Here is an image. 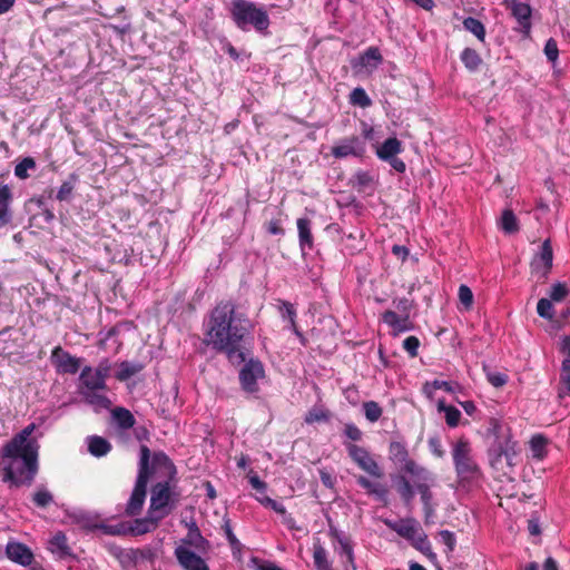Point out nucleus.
<instances>
[{
	"mask_svg": "<svg viewBox=\"0 0 570 570\" xmlns=\"http://www.w3.org/2000/svg\"><path fill=\"white\" fill-rule=\"evenodd\" d=\"M254 325L245 312L230 299L219 301L209 313L205 342L216 352L226 355L233 365L246 361L245 341Z\"/></svg>",
	"mask_w": 570,
	"mask_h": 570,
	"instance_id": "1",
	"label": "nucleus"
},
{
	"mask_svg": "<svg viewBox=\"0 0 570 570\" xmlns=\"http://www.w3.org/2000/svg\"><path fill=\"white\" fill-rule=\"evenodd\" d=\"M151 471H159L165 481L157 482L151 487V495L148 511L151 514L163 515L165 519L170 514L176 504L173 488L177 483V468L173 460L163 451L155 452L151 460Z\"/></svg>",
	"mask_w": 570,
	"mask_h": 570,
	"instance_id": "2",
	"label": "nucleus"
},
{
	"mask_svg": "<svg viewBox=\"0 0 570 570\" xmlns=\"http://www.w3.org/2000/svg\"><path fill=\"white\" fill-rule=\"evenodd\" d=\"M2 481L11 487L31 485L38 473V451L18 449L8 452V446L1 450Z\"/></svg>",
	"mask_w": 570,
	"mask_h": 570,
	"instance_id": "3",
	"label": "nucleus"
},
{
	"mask_svg": "<svg viewBox=\"0 0 570 570\" xmlns=\"http://www.w3.org/2000/svg\"><path fill=\"white\" fill-rule=\"evenodd\" d=\"M229 13L235 26L247 31L249 27L266 35L271 24L267 10L249 0H232Z\"/></svg>",
	"mask_w": 570,
	"mask_h": 570,
	"instance_id": "4",
	"label": "nucleus"
},
{
	"mask_svg": "<svg viewBox=\"0 0 570 570\" xmlns=\"http://www.w3.org/2000/svg\"><path fill=\"white\" fill-rule=\"evenodd\" d=\"M149 461L150 450L147 445H141L137 480L125 509V513L128 517H136L142 510L147 494V484L153 473L149 466Z\"/></svg>",
	"mask_w": 570,
	"mask_h": 570,
	"instance_id": "5",
	"label": "nucleus"
},
{
	"mask_svg": "<svg viewBox=\"0 0 570 570\" xmlns=\"http://www.w3.org/2000/svg\"><path fill=\"white\" fill-rule=\"evenodd\" d=\"M452 458L455 472L461 480L471 481L481 476V469L472 456L470 442L461 438L452 449Z\"/></svg>",
	"mask_w": 570,
	"mask_h": 570,
	"instance_id": "6",
	"label": "nucleus"
},
{
	"mask_svg": "<svg viewBox=\"0 0 570 570\" xmlns=\"http://www.w3.org/2000/svg\"><path fill=\"white\" fill-rule=\"evenodd\" d=\"M363 136L353 135L340 139L331 148V154L336 159L346 157L362 158L366 153V139L371 137L373 129L363 124Z\"/></svg>",
	"mask_w": 570,
	"mask_h": 570,
	"instance_id": "7",
	"label": "nucleus"
},
{
	"mask_svg": "<svg viewBox=\"0 0 570 570\" xmlns=\"http://www.w3.org/2000/svg\"><path fill=\"white\" fill-rule=\"evenodd\" d=\"M553 263V249L550 239H546L539 253H537L530 263V275L537 284H543L549 277Z\"/></svg>",
	"mask_w": 570,
	"mask_h": 570,
	"instance_id": "8",
	"label": "nucleus"
},
{
	"mask_svg": "<svg viewBox=\"0 0 570 570\" xmlns=\"http://www.w3.org/2000/svg\"><path fill=\"white\" fill-rule=\"evenodd\" d=\"M350 459L364 472L373 478L381 479L384 473L371 453L355 443H344Z\"/></svg>",
	"mask_w": 570,
	"mask_h": 570,
	"instance_id": "9",
	"label": "nucleus"
},
{
	"mask_svg": "<svg viewBox=\"0 0 570 570\" xmlns=\"http://www.w3.org/2000/svg\"><path fill=\"white\" fill-rule=\"evenodd\" d=\"M389 456L395 464H400L401 471L406 474L413 475L424 469V466L416 463V461L410 456L406 444L403 441H391L389 445Z\"/></svg>",
	"mask_w": 570,
	"mask_h": 570,
	"instance_id": "10",
	"label": "nucleus"
},
{
	"mask_svg": "<svg viewBox=\"0 0 570 570\" xmlns=\"http://www.w3.org/2000/svg\"><path fill=\"white\" fill-rule=\"evenodd\" d=\"M265 371L261 361L250 358L239 372V383L247 393L258 391L257 380L264 377Z\"/></svg>",
	"mask_w": 570,
	"mask_h": 570,
	"instance_id": "11",
	"label": "nucleus"
},
{
	"mask_svg": "<svg viewBox=\"0 0 570 570\" xmlns=\"http://www.w3.org/2000/svg\"><path fill=\"white\" fill-rule=\"evenodd\" d=\"M50 361L59 374H76L80 368V358L71 355L61 346H56L52 350Z\"/></svg>",
	"mask_w": 570,
	"mask_h": 570,
	"instance_id": "12",
	"label": "nucleus"
},
{
	"mask_svg": "<svg viewBox=\"0 0 570 570\" xmlns=\"http://www.w3.org/2000/svg\"><path fill=\"white\" fill-rule=\"evenodd\" d=\"M411 476L415 483L416 492L421 497L423 507L433 505V493L431 491V487L435 483V475L430 470L424 468L421 472L414 473Z\"/></svg>",
	"mask_w": 570,
	"mask_h": 570,
	"instance_id": "13",
	"label": "nucleus"
},
{
	"mask_svg": "<svg viewBox=\"0 0 570 570\" xmlns=\"http://www.w3.org/2000/svg\"><path fill=\"white\" fill-rule=\"evenodd\" d=\"M48 550L60 561H76L77 556L68 543V538L62 531L56 532L48 541Z\"/></svg>",
	"mask_w": 570,
	"mask_h": 570,
	"instance_id": "14",
	"label": "nucleus"
},
{
	"mask_svg": "<svg viewBox=\"0 0 570 570\" xmlns=\"http://www.w3.org/2000/svg\"><path fill=\"white\" fill-rule=\"evenodd\" d=\"M175 557L184 570H210L206 561L186 547L175 549Z\"/></svg>",
	"mask_w": 570,
	"mask_h": 570,
	"instance_id": "15",
	"label": "nucleus"
},
{
	"mask_svg": "<svg viewBox=\"0 0 570 570\" xmlns=\"http://www.w3.org/2000/svg\"><path fill=\"white\" fill-rule=\"evenodd\" d=\"M511 16L515 19L518 27L514 29L522 33L523 37H529L531 33L532 22V8L530 4L519 2L510 9Z\"/></svg>",
	"mask_w": 570,
	"mask_h": 570,
	"instance_id": "16",
	"label": "nucleus"
},
{
	"mask_svg": "<svg viewBox=\"0 0 570 570\" xmlns=\"http://www.w3.org/2000/svg\"><path fill=\"white\" fill-rule=\"evenodd\" d=\"M383 522L389 529L407 541L415 539V535L421 530L419 522L414 518H405L399 521L384 519Z\"/></svg>",
	"mask_w": 570,
	"mask_h": 570,
	"instance_id": "17",
	"label": "nucleus"
},
{
	"mask_svg": "<svg viewBox=\"0 0 570 570\" xmlns=\"http://www.w3.org/2000/svg\"><path fill=\"white\" fill-rule=\"evenodd\" d=\"M382 321L391 327L392 335L394 336L414 328V324L411 321L410 315L397 314L391 309H387L382 314Z\"/></svg>",
	"mask_w": 570,
	"mask_h": 570,
	"instance_id": "18",
	"label": "nucleus"
},
{
	"mask_svg": "<svg viewBox=\"0 0 570 570\" xmlns=\"http://www.w3.org/2000/svg\"><path fill=\"white\" fill-rule=\"evenodd\" d=\"M7 557L23 567L30 566L33 561V553L26 544L20 542H9L6 547Z\"/></svg>",
	"mask_w": 570,
	"mask_h": 570,
	"instance_id": "19",
	"label": "nucleus"
},
{
	"mask_svg": "<svg viewBox=\"0 0 570 570\" xmlns=\"http://www.w3.org/2000/svg\"><path fill=\"white\" fill-rule=\"evenodd\" d=\"M163 520V515L151 514L147 511L145 518L135 519L132 524L128 528V532L132 535H142L156 530L159 522Z\"/></svg>",
	"mask_w": 570,
	"mask_h": 570,
	"instance_id": "20",
	"label": "nucleus"
},
{
	"mask_svg": "<svg viewBox=\"0 0 570 570\" xmlns=\"http://www.w3.org/2000/svg\"><path fill=\"white\" fill-rule=\"evenodd\" d=\"M35 429V424L26 426L20 433L14 435L4 446H8V452L20 450L38 451L37 445L29 440L30 434Z\"/></svg>",
	"mask_w": 570,
	"mask_h": 570,
	"instance_id": "21",
	"label": "nucleus"
},
{
	"mask_svg": "<svg viewBox=\"0 0 570 570\" xmlns=\"http://www.w3.org/2000/svg\"><path fill=\"white\" fill-rule=\"evenodd\" d=\"M13 194L9 185L0 184V228L7 226L12 220L11 203Z\"/></svg>",
	"mask_w": 570,
	"mask_h": 570,
	"instance_id": "22",
	"label": "nucleus"
},
{
	"mask_svg": "<svg viewBox=\"0 0 570 570\" xmlns=\"http://www.w3.org/2000/svg\"><path fill=\"white\" fill-rule=\"evenodd\" d=\"M279 312L282 314V317L284 320L288 321L289 328L296 335V337L299 340L301 344L303 346H306L307 338L305 337V335L303 334V332L298 328V326L296 324L297 313H296L294 305L287 301H281Z\"/></svg>",
	"mask_w": 570,
	"mask_h": 570,
	"instance_id": "23",
	"label": "nucleus"
},
{
	"mask_svg": "<svg viewBox=\"0 0 570 570\" xmlns=\"http://www.w3.org/2000/svg\"><path fill=\"white\" fill-rule=\"evenodd\" d=\"M383 57L377 47H368L363 53H361L356 60L352 61V67H362L370 70L376 69L382 62Z\"/></svg>",
	"mask_w": 570,
	"mask_h": 570,
	"instance_id": "24",
	"label": "nucleus"
},
{
	"mask_svg": "<svg viewBox=\"0 0 570 570\" xmlns=\"http://www.w3.org/2000/svg\"><path fill=\"white\" fill-rule=\"evenodd\" d=\"M79 392L89 390H107V384L101 380L90 366H85L79 376Z\"/></svg>",
	"mask_w": 570,
	"mask_h": 570,
	"instance_id": "25",
	"label": "nucleus"
},
{
	"mask_svg": "<svg viewBox=\"0 0 570 570\" xmlns=\"http://www.w3.org/2000/svg\"><path fill=\"white\" fill-rule=\"evenodd\" d=\"M107 390H89V391H80V395L85 400V402L95 409H109L111 406V401L105 394Z\"/></svg>",
	"mask_w": 570,
	"mask_h": 570,
	"instance_id": "26",
	"label": "nucleus"
},
{
	"mask_svg": "<svg viewBox=\"0 0 570 570\" xmlns=\"http://www.w3.org/2000/svg\"><path fill=\"white\" fill-rule=\"evenodd\" d=\"M298 240L302 250L312 249L314 246V238L312 234V223L308 218L302 217L297 222Z\"/></svg>",
	"mask_w": 570,
	"mask_h": 570,
	"instance_id": "27",
	"label": "nucleus"
},
{
	"mask_svg": "<svg viewBox=\"0 0 570 570\" xmlns=\"http://www.w3.org/2000/svg\"><path fill=\"white\" fill-rule=\"evenodd\" d=\"M187 528L188 532L187 535L181 540L183 544L194 547L198 550H205V548L209 546V542L202 535V532L196 522L188 523Z\"/></svg>",
	"mask_w": 570,
	"mask_h": 570,
	"instance_id": "28",
	"label": "nucleus"
},
{
	"mask_svg": "<svg viewBox=\"0 0 570 570\" xmlns=\"http://www.w3.org/2000/svg\"><path fill=\"white\" fill-rule=\"evenodd\" d=\"M403 151L402 142L396 137H390L377 148L376 156L386 161Z\"/></svg>",
	"mask_w": 570,
	"mask_h": 570,
	"instance_id": "29",
	"label": "nucleus"
},
{
	"mask_svg": "<svg viewBox=\"0 0 570 570\" xmlns=\"http://www.w3.org/2000/svg\"><path fill=\"white\" fill-rule=\"evenodd\" d=\"M111 417L120 430L132 429L136 424L134 414L122 406H117L111 410Z\"/></svg>",
	"mask_w": 570,
	"mask_h": 570,
	"instance_id": "30",
	"label": "nucleus"
},
{
	"mask_svg": "<svg viewBox=\"0 0 570 570\" xmlns=\"http://www.w3.org/2000/svg\"><path fill=\"white\" fill-rule=\"evenodd\" d=\"M111 449L110 442L102 436L92 435L88 439V451L96 458L107 455Z\"/></svg>",
	"mask_w": 570,
	"mask_h": 570,
	"instance_id": "31",
	"label": "nucleus"
},
{
	"mask_svg": "<svg viewBox=\"0 0 570 570\" xmlns=\"http://www.w3.org/2000/svg\"><path fill=\"white\" fill-rule=\"evenodd\" d=\"M119 370L116 372L115 377L119 382H125L144 370V364L132 363L128 361L118 364Z\"/></svg>",
	"mask_w": 570,
	"mask_h": 570,
	"instance_id": "32",
	"label": "nucleus"
},
{
	"mask_svg": "<svg viewBox=\"0 0 570 570\" xmlns=\"http://www.w3.org/2000/svg\"><path fill=\"white\" fill-rule=\"evenodd\" d=\"M415 483L412 484L405 475H400L397 478L396 491L405 505L411 504L415 495Z\"/></svg>",
	"mask_w": 570,
	"mask_h": 570,
	"instance_id": "33",
	"label": "nucleus"
},
{
	"mask_svg": "<svg viewBox=\"0 0 570 570\" xmlns=\"http://www.w3.org/2000/svg\"><path fill=\"white\" fill-rule=\"evenodd\" d=\"M567 395H570V360H563L561 363L558 385V396L564 397Z\"/></svg>",
	"mask_w": 570,
	"mask_h": 570,
	"instance_id": "34",
	"label": "nucleus"
},
{
	"mask_svg": "<svg viewBox=\"0 0 570 570\" xmlns=\"http://www.w3.org/2000/svg\"><path fill=\"white\" fill-rule=\"evenodd\" d=\"M438 411L444 413L448 426L456 428L460 424L461 412L455 406L448 405L444 400H440Z\"/></svg>",
	"mask_w": 570,
	"mask_h": 570,
	"instance_id": "35",
	"label": "nucleus"
},
{
	"mask_svg": "<svg viewBox=\"0 0 570 570\" xmlns=\"http://www.w3.org/2000/svg\"><path fill=\"white\" fill-rule=\"evenodd\" d=\"M362 236V232L345 235L342 239L343 249L346 250L348 255L360 253L363 249Z\"/></svg>",
	"mask_w": 570,
	"mask_h": 570,
	"instance_id": "36",
	"label": "nucleus"
},
{
	"mask_svg": "<svg viewBox=\"0 0 570 570\" xmlns=\"http://www.w3.org/2000/svg\"><path fill=\"white\" fill-rule=\"evenodd\" d=\"M460 58L464 67L471 72L476 71L482 65L481 56L472 48H465L461 52Z\"/></svg>",
	"mask_w": 570,
	"mask_h": 570,
	"instance_id": "37",
	"label": "nucleus"
},
{
	"mask_svg": "<svg viewBox=\"0 0 570 570\" xmlns=\"http://www.w3.org/2000/svg\"><path fill=\"white\" fill-rule=\"evenodd\" d=\"M332 413L324 406H313L305 415V422L307 424L327 422L330 421Z\"/></svg>",
	"mask_w": 570,
	"mask_h": 570,
	"instance_id": "38",
	"label": "nucleus"
},
{
	"mask_svg": "<svg viewBox=\"0 0 570 570\" xmlns=\"http://www.w3.org/2000/svg\"><path fill=\"white\" fill-rule=\"evenodd\" d=\"M410 542L414 549L419 550L423 554L433 558L435 557V553L432 551L431 542L422 529L417 532L415 539H412Z\"/></svg>",
	"mask_w": 570,
	"mask_h": 570,
	"instance_id": "39",
	"label": "nucleus"
},
{
	"mask_svg": "<svg viewBox=\"0 0 570 570\" xmlns=\"http://www.w3.org/2000/svg\"><path fill=\"white\" fill-rule=\"evenodd\" d=\"M500 227L507 234H513L519 230L518 219L511 209L503 210Z\"/></svg>",
	"mask_w": 570,
	"mask_h": 570,
	"instance_id": "40",
	"label": "nucleus"
},
{
	"mask_svg": "<svg viewBox=\"0 0 570 570\" xmlns=\"http://www.w3.org/2000/svg\"><path fill=\"white\" fill-rule=\"evenodd\" d=\"M78 178L77 174H70L68 180L63 181L59 187L56 198L60 202L69 200Z\"/></svg>",
	"mask_w": 570,
	"mask_h": 570,
	"instance_id": "41",
	"label": "nucleus"
},
{
	"mask_svg": "<svg viewBox=\"0 0 570 570\" xmlns=\"http://www.w3.org/2000/svg\"><path fill=\"white\" fill-rule=\"evenodd\" d=\"M463 27L465 30L473 33L480 41H484L485 28L484 24L479 19L468 17L463 20Z\"/></svg>",
	"mask_w": 570,
	"mask_h": 570,
	"instance_id": "42",
	"label": "nucleus"
},
{
	"mask_svg": "<svg viewBox=\"0 0 570 570\" xmlns=\"http://www.w3.org/2000/svg\"><path fill=\"white\" fill-rule=\"evenodd\" d=\"M313 559L317 570H330L326 550L320 542L314 543Z\"/></svg>",
	"mask_w": 570,
	"mask_h": 570,
	"instance_id": "43",
	"label": "nucleus"
},
{
	"mask_svg": "<svg viewBox=\"0 0 570 570\" xmlns=\"http://www.w3.org/2000/svg\"><path fill=\"white\" fill-rule=\"evenodd\" d=\"M37 168L36 160L32 157H24L14 167V175L17 178L24 180L30 177L28 170H35Z\"/></svg>",
	"mask_w": 570,
	"mask_h": 570,
	"instance_id": "44",
	"label": "nucleus"
},
{
	"mask_svg": "<svg viewBox=\"0 0 570 570\" xmlns=\"http://www.w3.org/2000/svg\"><path fill=\"white\" fill-rule=\"evenodd\" d=\"M222 530L224 531V533L226 535V539H227L232 550L234 552H236V551L240 552L242 543L239 542V540L234 534L233 528H232V521L226 515L223 518Z\"/></svg>",
	"mask_w": 570,
	"mask_h": 570,
	"instance_id": "45",
	"label": "nucleus"
},
{
	"mask_svg": "<svg viewBox=\"0 0 570 570\" xmlns=\"http://www.w3.org/2000/svg\"><path fill=\"white\" fill-rule=\"evenodd\" d=\"M350 102L361 108L370 107L372 101L362 87L354 88L350 94Z\"/></svg>",
	"mask_w": 570,
	"mask_h": 570,
	"instance_id": "46",
	"label": "nucleus"
},
{
	"mask_svg": "<svg viewBox=\"0 0 570 570\" xmlns=\"http://www.w3.org/2000/svg\"><path fill=\"white\" fill-rule=\"evenodd\" d=\"M548 444V440L542 434H535L530 440L531 451L533 452V456L542 459L546 453V446Z\"/></svg>",
	"mask_w": 570,
	"mask_h": 570,
	"instance_id": "47",
	"label": "nucleus"
},
{
	"mask_svg": "<svg viewBox=\"0 0 570 570\" xmlns=\"http://www.w3.org/2000/svg\"><path fill=\"white\" fill-rule=\"evenodd\" d=\"M363 410H364L365 417L372 423L379 421L383 413L382 407L375 401L364 402Z\"/></svg>",
	"mask_w": 570,
	"mask_h": 570,
	"instance_id": "48",
	"label": "nucleus"
},
{
	"mask_svg": "<svg viewBox=\"0 0 570 570\" xmlns=\"http://www.w3.org/2000/svg\"><path fill=\"white\" fill-rule=\"evenodd\" d=\"M32 502L38 508H47L53 502V495L47 489H38L32 495Z\"/></svg>",
	"mask_w": 570,
	"mask_h": 570,
	"instance_id": "49",
	"label": "nucleus"
},
{
	"mask_svg": "<svg viewBox=\"0 0 570 570\" xmlns=\"http://www.w3.org/2000/svg\"><path fill=\"white\" fill-rule=\"evenodd\" d=\"M550 298H540L537 304V312L539 316L552 321L554 317L553 305Z\"/></svg>",
	"mask_w": 570,
	"mask_h": 570,
	"instance_id": "50",
	"label": "nucleus"
},
{
	"mask_svg": "<svg viewBox=\"0 0 570 570\" xmlns=\"http://www.w3.org/2000/svg\"><path fill=\"white\" fill-rule=\"evenodd\" d=\"M91 528L100 529L104 533L109 535H122L128 532V529L124 523L118 524H95Z\"/></svg>",
	"mask_w": 570,
	"mask_h": 570,
	"instance_id": "51",
	"label": "nucleus"
},
{
	"mask_svg": "<svg viewBox=\"0 0 570 570\" xmlns=\"http://www.w3.org/2000/svg\"><path fill=\"white\" fill-rule=\"evenodd\" d=\"M458 296L460 303L466 311H469L473 305V293L471 288L465 284H461L459 287Z\"/></svg>",
	"mask_w": 570,
	"mask_h": 570,
	"instance_id": "52",
	"label": "nucleus"
},
{
	"mask_svg": "<svg viewBox=\"0 0 570 570\" xmlns=\"http://www.w3.org/2000/svg\"><path fill=\"white\" fill-rule=\"evenodd\" d=\"M569 294V289L566 283H556L552 285L551 291L549 293V298L553 302L563 301Z\"/></svg>",
	"mask_w": 570,
	"mask_h": 570,
	"instance_id": "53",
	"label": "nucleus"
},
{
	"mask_svg": "<svg viewBox=\"0 0 570 570\" xmlns=\"http://www.w3.org/2000/svg\"><path fill=\"white\" fill-rule=\"evenodd\" d=\"M420 340L416 336H407L403 341V348L407 352L411 357H415L419 354Z\"/></svg>",
	"mask_w": 570,
	"mask_h": 570,
	"instance_id": "54",
	"label": "nucleus"
},
{
	"mask_svg": "<svg viewBox=\"0 0 570 570\" xmlns=\"http://www.w3.org/2000/svg\"><path fill=\"white\" fill-rule=\"evenodd\" d=\"M544 53L547 56V59L551 62L557 61L559 57V49L558 43L553 38H550L547 40L544 46Z\"/></svg>",
	"mask_w": 570,
	"mask_h": 570,
	"instance_id": "55",
	"label": "nucleus"
},
{
	"mask_svg": "<svg viewBox=\"0 0 570 570\" xmlns=\"http://www.w3.org/2000/svg\"><path fill=\"white\" fill-rule=\"evenodd\" d=\"M247 479L253 489H255L258 493L266 492L267 483L261 480L259 476L253 470H249Z\"/></svg>",
	"mask_w": 570,
	"mask_h": 570,
	"instance_id": "56",
	"label": "nucleus"
},
{
	"mask_svg": "<svg viewBox=\"0 0 570 570\" xmlns=\"http://www.w3.org/2000/svg\"><path fill=\"white\" fill-rule=\"evenodd\" d=\"M344 434L353 442L361 441L363 438V432L354 423L345 424Z\"/></svg>",
	"mask_w": 570,
	"mask_h": 570,
	"instance_id": "57",
	"label": "nucleus"
},
{
	"mask_svg": "<svg viewBox=\"0 0 570 570\" xmlns=\"http://www.w3.org/2000/svg\"><path fill=\"white\" fill-rule=\"evenodd\" d=\"M489 383L494 387H501L507 384L508 375L500 372H489L487 374Z\"/></svg>",
	"mask_w": 570,
	"mask_h": 570,
	"instance_id": "58",
	"label": "nucleus"
},
{
	"mask_svg": "<svg viewBox=\"0 0 570 570\" xmlns=\"http://www.w3.org/2000/svg\"><path fill=\"white\" fill-rule=\"evenodd\" d=\"M265 228L271 235H284L285 230L282 227V219L275 218L265 224Z\"/></svg>",
	"mask_w": 570,
	"mask_h": 570,
	"instance_id": "59",
	"label": "nucleus"
},
{
	"mask_svg": "<svg viewBox=\"0 0 570 570\" xmlns=\"http://www.w3.org/2000/svg\"><path fill=\"white\" fill-rule=\"evenodd\" d=\"M439 535L442 542L448 547L449 551H453L456 544L455 535L449 530H441Z\"/></svg>",
	"mask_w": 570,
	"mask_h": 570,
	"instance_id": "60",
	"label": "nucleus"
},
{
	"mask_svg": "<svg viewBox=\"0 0 570 570\" xmlns=\"http://www.w3.org/2000/svg\"><path fill=\"white\" fill-rule=\"evenodd\" d=\"M433 389L436 390H444L448 393H454L455 389L459 387L458 383L449 382V381H441V380H434L432 381Z\"/></svg>",
	"mask_w": 570,
	"mask_h": 570,
	"instance_id": "61",
	"label": "nucleus"
},
{
	"mask_svg": "<svg viewBox=\"0 0 570 570\" xmlns=\"http://www.w3.org/2000/svg\"><path fill=\"white\" fill-rule=\"evenodd\" d=\"M110 363L107 358L102 360L98 366L94 370V372L101 379L104 380V382H106V380L108 379L109 376V371H110Z\"/></svg>",
	"mask_w": 570,
	"mask_h": 570,
	"instance_id": "62",
	"label": "nucleus"
},
{
	"mask_svg": "<svg viewBox=\"0 0 570 570\" xmlns=\"http://www.w3.org/2000/svg\"><path fill=\"white\" fill-rule=\"evenodd\" d=\"M429 448L436 458H442L444 455V450L438 438L429 439Z\"/></svg>",
	"mask_w": 570,
	"mask_h": 570,
	"instance_id": "63",
	"label": "nucleus"
},
{
	"mask_svg": "<svg viewBox=\"0 0 570 570\" xmlns=\"http://www.w3.org/2000/svg\"><path fill=\"white\" fill-rule=\"evenodd\" d=\"M395 303L396 309L403 315H410L412 307L411 302L406 297L399 298Z\"/></svg>",
	"mask_w": 570,
	"mask_h": 570,
	"instance_id": "64",
	"label": "nucleus"
}]
</instances>
